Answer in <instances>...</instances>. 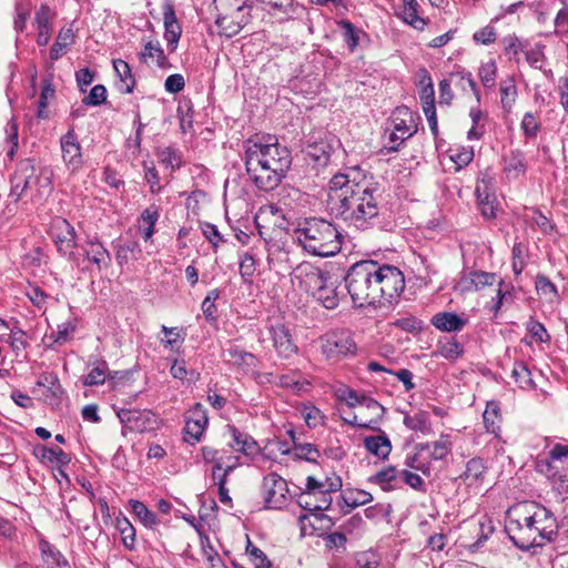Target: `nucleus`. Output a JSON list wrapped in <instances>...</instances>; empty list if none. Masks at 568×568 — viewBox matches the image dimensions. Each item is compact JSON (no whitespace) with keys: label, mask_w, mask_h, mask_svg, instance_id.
Masks as SVG:
<instances>
[{"label":"nucleus","mask_w":568,"mask_h":568,"mask_svg":"<svg viewBox=\"0 0 568 568\" xmlns=\"http://www.w3.org/2000/svg\"><path fill=\"white\" fill-rule=\"evenodd\" d=\"M505 54L509 60H517L519 52L523 50L521 42L516 34H507L503 38Z\"/></svg>","instance_id":"nucleus-64"},{"label":"nucleus","mask_w":568,"mask_h":568,"mask_svg":"<svg viewBox=\"0 0 568 568\" xmlns=\"http://www.w3.org/2000/svg\"><path fill=\"white\" fill-rule=\"evenodd\" d=\"M478 75L485 88H493L495 85L497 75V64L495 60H489L488 62L481 64L478 71Z\"/></svg>","instance_id":"nucleus-57"},{"label":"nucleus","mask_w":568,"mask_h":568,"mask_svg":"<svg viewBox=\"0 0 568 568\" xmlns=\"http://www.w3.org/2000/svg\"><path fill=\"white\" fill-rule=\"evenodd\" d=\"M485 469L484 460L479 457H475L468 460L466 469L460 477L469 485H473L481 479Z\"/></svg>","instance_id":"nucleus-47"},{"label":"nucleus","mask_w":568,"mask_h":568,"mask_svg":"<svg viewBox=\"0 0 568 568\" xmlns=\"http://www.w3.org/2000/svg\"><path fill=\"white\" fill-rule=\"evenodd\" d=\"M262 494L266 508L281 509L287 500V483L280 475L271 473L263 478Z\"/></svg>","instance_id":"nucleus-13"},{"label":"nucleus","mask_w":568,"mask_h":568,"mask_svg":"<svg viewBox=\"0 0 568 568\" xmlns=\"http://www.w3.org/2000/svg\"><path fill=\"white\" fill-rule=\"evenodd\" d=\"M141 43L142 49L139 59L142 63L161 70H168L172 67L158 39L143 37Z\"/></svg>","instance_id":"nucleus-14"},{"label":"nucleus","mask_w":568,"mask_h":568,"mask_svg":"<svg viewBox=\"0 0 568 568\" xmlns=\"http://www.w3.org/2000/svg\"><path fill=\"white\" fill-rule=\"evenodd\" d=\"M404 6L400 13L402 19L415 28L416 30H423L426 26V21L418 16L417 9L418 3L416 0H403Z\"/></svg>","instance_id":"nucleus-38"},{"label":"nucleus","mask_w":568,"mask_h":568,"mask_svg":"<svg viewBox=\"0 0 568 568\" xmlns=\"http://www.w3.org/2000/svg\"><path fill=\"white\" fill-rule=\"evenodd\" d=\"M31 3L30 2H18L16 4V17L13 26L16 31L23 32L27 27V21L30 17Z\"/></svg>","instance_id":"nucleus-58"},{"label":"nucleus","mask_w":568,"mask_h":568,"mask_svg":"<svg viewBox=\"0 0 568 568\" xmlns=\"http://www.w3.org/2000/svg\"><path fill=\"white\" fill-rule=\"evenodd\" d=\"M546 478L550 483L551 489L561 500L568 499V471L547 475Z\"/></svg>","instance_id":"nucleus-50"},{"label":"nucleus","mask_w":568,"mask_h":568,"mask_svg":"<svg viewBox=\"0 0 568 568\" xmlns=\"http://www.w3.org/2000/svg\"><path fill=\"white\" fill-rule=\"evenodd\" d=\"M418 94L423 105H425L426 102L435 103L433 81L429 73L426 70H422Z\"/></svg>","instance_id":"nucleus-51"},{"label":"nucleus","mask_w":568,"mask_h":568,"mask_svg":"<svg viewBox=\"0 0 568 568\" xmlns=\"http://www.w3.org/2000/svg\"><path fill=\"white\" fill-rule=\"evenodd\" d=\"M276 385L291 390L295 395L310 392L311 383L300 372H291L277 377Z\"/></svg>","instance_id":"nucleus-28"},{"label":"nucleus","mask_w":568,"mask_h":568,"mask_svg":"<svg viewBox=\"0 0 568 568\" xmlns=\"http://www.w3.org/2000/svg\"><path fill=\"white\" fill-rule=\"evenodd\" d=\"M116 530L121 536L122 544L125 548L132 550L135 546V529L125 517H118L115 524Z\"/></svg>","instance_id":"nucleus-46"},{"label":"nucleus","mask_w":568,"mask_h":568,"mask_svg":"<svg viewBox=\"0 0 568 568\" xmlns=\"http://www.w3.org/2000/svg\"><path fill=\"white\" fill-rule=\"evenodd\" d=\"M273 346L283 358H290L297 353V346L293 343L288 328L283 324H276L270 328Z\"/></svg>","instance_id":"nucleus-18"},{"label":"nucleus","mask_w":568,"mask_h":568,"mask_svg":"<svg viewBox=\"0 0 568 568\" xmlns=\"http://www.w3.org/2000/svg\"><path fill=\"white\" fill-rule=\"evenodd\" d=\"M290 150L275 138L248 140L245 143V168L250 180L262 191L280 185L291 168Z\"/></svg>","instance_id":"nucleus-3"},{"label":"nucleus","mask_w":568,"mask_h":568,"mask_svg":"<svg viewBox=\"0 0 568 568\" xmlns=\"http://www.w3.org/2000/svg\"><path fill=\"white\" fill-rule=\"evenodd\" d=\"M424 452L427 455L428 460H442L444 459L452 450L450 443L447 439V436H442L439 440H436L432 444L422 445Z\"/></svg>","instance_id":"nucleus-39"},{"label":"nucleus","mask_w":568,"mask_h":568,"mask_svg":"<svg viewBox=\"0 0 568 568\" xmlns=\"http://www.w3.org/2000/svg\"><path fill=\"white\" fill-rule=\"evenodd\" d=\"M535 287L539 295L549 301H554L558 296L555 284L544 274H538L535 280Z\"/></svg>","instance_id":"nucleus-52"},{"label":"nucleus","mask_w":568,"mask_h":568,"mask_svg":"<svg viewBox=\"0 0 568 568\" xmlns=\"http://www.w3.org/2000/svg\"><path fill=\"white\" fill-rule=\"evenodd\" d=\"M290 435L294 443V453L296 457L305 459L307 462H316V459L320 457V452L317 450V448L308 443H296L293 432H290Z\"/></svg>","instance_id":"nucleus-55"},{"label":"nucleus","mask_w":568,"mask_h":568,"mask_svg":"<svg viewBox=\"0 0 568 568\" xmlns=\"http://www.w3.org/2000/svg\"><path fill=\"white\" fill-rule=\"evenodd\" d=\"M393 130L387 135L384 148L388 151H397L399 145L414 135V118L408 108H398L392 120Z\"/></svg>","instance_id":"nucleus-10"},{"label":"nucleus","mask_w":568,"mask_h":568,"mask_svg":"<svg viewBox=\"0 0 568 568\" xmlns=\"http://www.w3.org/2000/svg\"><path fill=\"white\" fill-rule=\"evenodd\" d=\"M326 192L329 213L348 226L364 231L379 223L378 183L359 168L334 174Z\"/></svg>","instance_id":"nucleus-1"},{"label":"nucleus","mask_w":568,"mask_h":568,"mask_svg":"<svg viewBox=\"0 0 568 568\" xmlns=\"http://www.w3.org/2000/svg\"><path fill=\"white\" fill-rule=\"evenodd\" d=\"M513 377L523 388L531 387L534 385L531 373L527 365L523 362L515 364L513 369Z\"/></svg>","instance_id":"nucleus-62"},{"label":"nucleus","mask_w":568,"mask_h":568,"mask_svg":"<svg viewBox=\"0 0 568 568\" xmlns=\"http://www.w3.org/2000/svg\"><path fill=\"white\" fill-rule=\"evenodd\" d=\"M364 447L379 459H386L392 452V444L385 433L364 438Z\"/></svg>","instance_id":"nucleus-30"},{"label":"nucleus","mask_w":568,"mask_h":568,"mask_svg":"<svg viewBox=\"0 0 568 568\" xmlns=\"http://www.w3.org/2000/svg\"><path fill=\"white\" fill-rule=\"evenodd\" d=\"M160 217V206L155 204L149 205L139 219V229L144 241L152 239L154 226Z\"/></svg>","instance_id":"nucleus-31"},{"label":"nucleus","mask_w":568,"mask_h":568,"mask_svg":"<svg viewBox=\"0 0 568 568\" xmlns=\"http://www.w3.org/2000/svg\"><path fill=\"white\" fill-rule=\"evenodd\" d=\"M527 171L525 154L519 150H514L505 158L504 172L508 179L516 180Z\"/></svg>","instance_id":"nucleus-32"},{"label":"nucleus","mask_w":568,"mask_h":568,"mask_svg":"<svg viewBox=\"0 0 568 568\" xmlns=\"http://www.w3.org/2000/svg\"><path fill=\"white\" fill-rule=\"evenodd\" d=\"M222 356L227 363L244 371H248L256 365V357L252 353L244 351L233 343H230L229 346L223 349Z\"/></svg>","instance_id":"nucleus-22"},{"label":"nucleus","mask_w":568,"mask_h":568,"mask_svg":"<svg viewBox=\"0 0 568 568\" xmlns=\"http://www.w3.org/2000/svg\"><path fill=\"white\" fill-rule=\"evenodd\" d=\"M304 493H306L308 495H312V496H316V495L321 496V501H320V504L316 505L315 508L327 509L331 506V504H332L331 495L325 494L324 483L317 480L313 476H308L307 477V479H306V490Z\"/></svg>","instance_id":"nucleus-43"},{"label":"nucleus","mask_w":568,"mask_h":568,"mask_svg":"<svg viewBox=\"0 0 568 568\" xmlns=\"http://www.w3.org/2000/svg\"><path fill=\"white\" fill-rule=\"evenodd\" d=\"M301 413L306 425L311 428H316L324 423V415L313 405H305Z\"/></svg>","instance_id":"nucleus-63"},{"label":"nucleus","mask_w":568,"mask_h":568,"mask_svg":"<svg viewBox=\"0 0 568 568\" xmlns=\"http://www.w3.org/2000/svg\"><path fill=\"white\" fill-rule=\"evenodd\" d=\"M112 65L116 77V80L114 81L115 88L121 93H131L135 85V80L132 75L129 63L122 59H114L112 61Z\"/></svg>","instance_id":"nucleus-24"},{"label":"nucleus","mask_w":568,"mask_h":568,"mask_svg":"<svg viewBox=\"0 0 568 568\" xmlns=\"http://www.w3.org/2000/svg\"><path fill=\"white\" fill-rule=\"evenodd\" d=\"M376 272L372 260L357 262L348 270L345 284L355 306H377Z\"/></svg>","instance_id":"nucleus-5"},{"label":"nucleus","mask_w":568,"mask_h":568,"mask_svg":"<svg viewBox=\"0 0 568 568\" xmlns=\"http://www.w3.org/2000/svg\"><path fill=\"white\" fill-rule=\"evenodd\" d=\"M505 528L518 548L530 549L551 541L558 525L549 509L535 501H524L508 509Z\"/></svg>","instance_id":"nucleus-2"},{"label":"nucleus","mask_w":568,"mask_h":568,"mask_svg":"<svg viewBox=\"0 0 568 568\" xmlns=\"http://www.w3.org/2000/svg\"><path fill=\"white\" fill-rule=\"evenodd\" d=\"M404 425L410 430L423 434H427L432 429L428 414L424 410H419L414 415H405Z\"/></svg>","instance_id":"nucleus-44"},{"label":"nucleus","mask_w":568,"mask_h":568,"mask_svg":"<svg viewBox=\"0 0 568 568\" xmlns=\"http://www.w3.org/2000/svg\"><path fill=\"white\" fill-rule=\"evenodd\" d=\"M41 551L48 568H70L62 554L49 542L41 544Z\"/></svg>","instance_id":"nucleus-41"},{"label":"nucleus","mask_w":568,"mask_h":568,"mask_svg":"<svg viewBox=\"0 0 568 568\" xmlns=\"http://www.w3.org/2000/svg\"><path fill=\"white\" fill-rule=\"evenodd\" d=\"M333 148L326 141L308 143L305 149V159L314 166L323 168L329 162Z\"/></svg>","instance_id":"nucleus-25"},{"label":"nucleus","mask_w":568,"mask_h":568,"mask_svg":"<svg viewBox=\"0 0 568 568\" xmlns=\"http://www.w3.org/2000/svg\"><path fill=\"white\" fill-rule=\"evenodd\" d=\"M87 258L101 270V263L104 262L106 250L100 241H89L85 248Z\"/></svg>","instance_id":"nucleus-53"},{"label":"nucleus","mask_w":568,"mask_h":568,"mask_svg":"<svg viewBox=\"0 0 568 568\" xmlns=\"http://www.w3.org/2000/svg\"><path fill=\"white\" fill-rule=\"evenodd\" d=\"M368 410L371 414V418L366 419L369 422V425L373 423H377L384 415V407L374 398L366 396L364 399H362V407L359 409V414L363 415L362 410Z\"/></svg>","instance_id":"nucleus-56"},{"label":"nucleus","mask_w":568,"mask_h":568,"mask_svg":"<svg viewBox=\"0 0 568 568\" xmlns=\"http://www.w3.org/2000/svg\"><path fill=\"white\" fill-rule=\"evenodd\" d=\"M536 469L545 476L567 473L568 444L556 443L554 445H549L546 456L538 457Z\"/></svg>","instance_id":"nucleus-11"},{"label":"nucleus","mask_w":568,"mask_h":568,"mask_svg":"<svg viewBox=\"0 0 568 568\" xmlns=\"http://www.w3.org/2000/svg\"><path fill=\"white\" fill-rule=\"evenodd\" d=\"M164 39L169 52H174L181 38L182 28L176 19L174 6L171 1L163 4Z\"/></svg>","instance_id":"nucleus-16"},{"label":"nucleus","mask_w":568,"mask_h":568,"mask_svg":"<svg viewBox=\"0 0 568 568\" xmlns=\"http://www.w3.org/2000/svg\"><path fill=\"white\" fill-rule=\"evenodd\" d=\"M206 410L202 404L197 403L191 410L190 417L186 419L184 433V440L190 444L200 442L206 426H207Z\"/></svg>","instance_id":"nucleus-15"},{"label":"nucleus","mask_w":568,"mask_h":568,"mask_svg":"<svg viewBox=\"0 0 568 568\" xmlns=\"http://www.w3.org/2000/svg\"><path fill=\"white\" fill-rule=\"evenodd\" d=\"M131 509L134 516L148 528H153L158 525L156 515L151 511L143 503L139 500H131Z\"/></svg>","instance_id":"nucleus-48"},{"label":"nucleus","mask_w":568,"mask_h":568,"mask_svg":"<svg viewBox=\"0 0 568 568\" xmlns=\"http://www.w3.org/2000/svg\"><path fill=\"white\" fill-rule=\"evenodd\" d=\"M49 235L58 252L68 260L77 257V241L74 227L63 217H54L50 223Z\"/></svg>","instance_id":"nucleus-9"},{"label":"nucleus","mask_w":568,"mask_h":568,"mask_svg":"<svg viewBox=\"0 0 568 568\" xmlns=\"http://www.w3.org/2000/svg\"><path fill=\"white\" fill-rule=\"evenodd\" d=\"M292 237L305 252L315 256H332L342 248V234L332 222L322 217L300 221Z\"/></svg>","instance_id":"nucleus-4"},{"label":"nucleus","mask_w":568,"mask_h":568,"mask_svg":"<svg viewBox=\"0 0 568 568\" xmlns=\"http://www.w3.org/2000/svg\"><path fill=\"white\" fill-rule=\"evenodd\" d=\"M405 465L412 469L422 471L425 476L430 475V462L427 458L422 445L416 447V452L408 454L405 458Z\"/></svg>","instance_id":"nucleus-37"},{"label":"nucleus","mask_w":568,"mask_h":568,"mask_svg":"<svg viewBox=\"0 0 568 568\" xmlns=\"http://www.w3.org/2000/svg\"><path fill=\"white\" fill-rule=\"evenodd\" d=\"M256 271V261L252 253L246 252L240 260V274L244 282H251Z\"/></svg>","instance_id":"nucleus-61"},{"label":"nucleus","mask_w":568,"mask_h":568,"mask_svg":"<svg viewBox=\"0 0 568 568\" xmlns=\"http://www.w3.org/2000/svg\"><path fill=\"white\" fill-rule=\"evenodd\" d=\"M325 308L334 310L339 304L341 292L338 291L337 280L328 276L324 285L313 295Z\"/></svg>","instance_id":"nucleus-23"},{"label":"nucleus","mask_w":568,"mask_h":568,"mask_svg":"<svg viewBox=\"0 0 568 568\" xmlns=\"http://www.w3.org/2000/svg\"><path fill=\"white\" fill-rule=\"evenodd\" d=\"M344 41L348 48L353 51L358 45V31L354 24L347 20H341L337 22Z\"/></svg>","instance_id":"nucleus-59"},{"label":"nucleus","mask_w":568,"mask_h":568,"mask_svg":"<svg viewBox=\"0 0 568 568\" xmlns=\"http://www.w3.org/2000/svg\"><path fill=\"white\" fill-rule=\"evenodd\" d=\"M227 433L231 437L229 446L235 452H240L245 456H254L260 452V447L253 437L242 433L235 426L227 425Z\"/></svg>","instance_id":"nucleus-21"},{"label":"nucleus","mask_w":568,"mask_h":568,"mask_svg":"<svg viewBox=\"0 0 568 568\" xmlns=\"http://www.w3.org/2000/svg\"><path fill=\"white\" fill-rule=\"evenodd\" d=\"M135 375H139L136 369L114 372L113 374L109 372V388L119 390L130 398H135L141 392V389L134 386Z\"/></svg>","instance_id":"nucleus-19"},{"label":"nucleus","mask_w":568,"mask_h":568,"mask_svg":"<svg viewBox=\"0 0 568 568\" xmlns=\"http://www.w3.org/2000/svg\"><path fill=\"white\" fill-rule=\"evenodd\" d=\"M215 24L221 36L232 38L241 32L252 19L251 0H213Z\"/></svg>","instance_id":"nucleus-6"},{"label":"nucleus","mask_w":568,"mask_h":568,"mask_svg":"<svg viewBox=\"0 0 568 568\" xmlns=\"http://www.w3.org/2000/svg\"><path fill=\"white\" fill-rule=\"evenodd\" d=\"M455 77H460V80L465 81L468 84V87L470 88V90L478 97L477 84L474 81V79L471 78V74L468 73L465 77V75H460L459 73H457V74H452L450 80L445 79L439 82V104H449L450 101L453 100L454 94L450 90V81Z\"/></svg>","instance_id":"nucleus-36"},{"label":"nucleus","mask_w":568,"mask_h":568,"mask_svg":"<svg viewBox=\"0 0 568 568\" xmlns=\"http://www.w3.org/2000/svg\"><path fill=\"white\" fill-rule=\"evenodd\" d=\"M484 425L487 433L498 437L500 435L501 414L497 402H488L483 414Z\"/></svg>","instance_id":"nucleus-33"},{"label":"nucleus","mask_w":568,"mask_h":568,"mask_svg":"<svg viewBox=\"0 0 568 568\" xmlns=\"http://www.w3.org/2000/svg\"><path fill=\"white\" fill-rule=\"evenodd\" d=\"M62 158L67 165L77 169L81 164L80 145L72 131H69L61 138Z\"/></svg>","instance_id":"nucleus-27"},{"label":"nucleus","mask_w":568,"mask_h":568,"mask_svg":"<svg viewBox=\"0 0 568 568\" xmlns=\"http://www.w3.org/2000/svg\"><path fill=\"white\" fill-rule=\"evenodd\" d=\"M500 103L501 108L507 112H511L513 106L516 102L517 98V88L515 84V80L513 78H508L500 82Z\"/></svg>","instance_id":"nucleus-42"},{"label":"nucleus","mask_w":568,"mask_h":568,"mask_svg":"<svg viewBox=\"0 0 568 568\" xmlns=\"http://www.w3.org/2000/svg\"><path fill=\"white\" fill-rule=\"evenodd\" d=\"M376 285L378 290L377 306L392 304L405 288V277L402 271L393 265L375 262Z\"/></svg>","instance_id":"nucleus-7"},{"label":"nucleus","mask_w":568,"mask_h":568,"mask_svg":"<svg viewBox=\"0 0 568 568\" xmlns=\"http://www.w3.org/2000/svg\"><path fill=\"white\" fill-rule=\"evenodd\" d=\"M328 276V272L310 262L298 264L292 272L293 282L312 295L324 285Z\"/></svg>","instance_id":"nucleus-12"},{"label":"nucleus","mask_w":568,"mask_h":568,"mask_svg":"<svg viewBox=\"0 0 568 568\" xmlns=\"http://www.w3.org/2000/svg\"><path fill=\"white\" fill-rule=\"evenodd\" d=\"M245 552L254 568H271V561L260 548L252 544L248 537Z\"/></svg>","instance_id":"nucleus-54"},{"label":"nucleus","mask_w":568,"mask_h":568,"mask_svg":"<svg viewBox=\"0 0 568 568\" xmlns=\"http://www.w3.org/2000/svg\"><path fill=\"white\" fill-rule=\"evenodd\" d=\"M430 323L437 329L450 333L460 332L467 320L452 312H439L432 317Z\"/></svg>","instance_id":"nucleus-26"},{"label":"nucleus","mask_w":568,"mask_h":568,"mask_svg":"<svg viewBox=\"0 0 568 568\" xmlns=\"http://www.w3.org/2000/svg\"><path fill=\"white\" fill-rule=\"evenodd\" d=\"M34 173L36 168L30 161L22 162L11 180L12 194L21 197L28 190L33 189L32 179Z\"/></svg>","instance_id":"nucleus-20"},{"label":"nucleus","mask_w":568,"mask_h":568,"mask_svg":"<svg viewBox=\"0 0 568 568\" xmlns=\"http://www.w3.org/2000/svg\"><path fill=\"white\" fill-rule=\"evenodd\" d=\"M74 41V33L71 27H64L62 28L58 37L55 39V42L53 43L51 50H50V59L55 61L60 59L65 52L67 49L73 43Z\"/></svg>","instance_id":"nucleus-35"},{"label":"nucleus","mask_w":568,"mask_h":568,"mask_svg":"<svg viewBox=\"0 0 568 568\" xmlns=\"http://www.w3.org/2000/svg\"><path fill=\"white\" fill-rule=\"evenodd\" d=\"M541 124L537 119L536 114L532 112H526L520 122V129L523 131L524 136L527 140L536 139L538 132L540 131Z\"/></svg>","instance_id":"nucleus-49"},{"label":"nucleus","mask_w":568,"mask_h":568,"mask_svg":"<svg viewBox=\"0 0 568 568\" xmlns=\"http://www.w3.org/2000/svg\"><path fill=\"white\" fill-rule=\"evenodd\" d=\"M526 328H527L528 333L530 334V336L538 343H549L551 339L545 325L534 318H530L527 322Z\"/></svg>","instance_id":"nucleus-60"},{"label":"nucleus","mask_w":568,"mask_h":568,"mask_svg":"<svg viewBox=\"0 0 568 568\" xmlns=\"http://www.w3.org/2000/svg\"><path fill=\"white\" fill-rule=\"evenodd\" d=\"M320 345L322 354L333 363L356 354V344L346 331H332L322 335Z\"/></svg>","instance_id":"nucleus-8"},{"label":"nucleus","mask_w":568,"mask_h":568,"mask_svg":"<svg viewBox=\"0 0 568 568\" xmlns=\"http://www.w3.org/2000/svg\"><path fill=\"white\" fill-rule=\"evenodd\" d=\"M477 203L479 210L486 219H494L496 216L497 204L496 197L489 194L487 190H481L480 186L476 187Z\"/></svg>","instance_id":"nucleus-40"},{"label":"nucleus","mask_w":568,"mask_h":568,"mask_svg":"<svg viewBox=\"0 0 568 568\" xmlns=\"http://www.w3.org/2000/svg\"><path fill=\"white\" fill-rule=\"evenodd\" d=\"M368 481L378 485L383 490L389 491L400 487V478L395 467L389 466L368 477Z\"/></svg>","instance_id":"nucleus-29"},{"label":"nucleus","mask_w":568,"mask_h":568,"mask_svg":"<svg viewBox=\"0 0 568 568\" xmlns=\"http://www.w3.org/2000/svg\"><path fill=\"white\" fill-rule=\"evenodd\" d=\"M264 9L281 20H287L295 13L294 0H258Z\"/></svg>","instance_id":"nucleus-34"},{"label":"nucleus","mask_w":568,"mask_h":568,"mask_svg":"<svg viewBox=\"0 0 568 568\" xmlns=\"http://www.w3.org/2000/svg\"><path fill=\"white\" fill-rule=\"evenodd\" d=\"M55 18V12L48 6L41 4L36 11L33 26L36 27L37 43L40 47H45L51 38L52 21Z\"/></svg>","instance_id":"nucleus-17"},{"label":"nucleus","mask_w":568,"mask_h":568,"mask_svg":"<svg viewBox=\"0 0 568 568\" xmlns=\"http://www.w3.org/2000/svg\"><path fill=\"white\" fill-rule=\"evenodd\" d=\"M342 499L349 508L364 506L373 500L371 493L363 489H347L342 494Z\"/></svg>","instance_id":"nucleus-45"}]
</instances>
